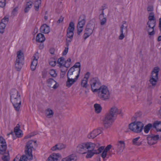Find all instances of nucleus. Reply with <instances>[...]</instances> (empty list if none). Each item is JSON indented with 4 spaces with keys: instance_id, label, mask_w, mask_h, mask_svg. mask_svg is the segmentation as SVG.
Segmentation results:
<instances>
[{
    "instance_id": "e2e57ef3",
    "label": "nucleus",
    "mask_w": 161,
    "mask_h": 161,
    "mask_svg": "<svg viewBox=\"0 0 161 161\" xmlns=\"http://www.w3.org/2000/svg\"><path fill=\"white\" fill-rule=\"evenodd\" d=\"M156 75L153 74V73L152 72V77L151 78H153L155 79H158V76H156Z\"/></svg>"
},
{
    "instance_id": "052dcab7",
    "label": "nucleus",
    "mask_w": 161,
    "mask_h": 161,
    "mask_svg": "<svg viewBox=\"0 0 161 161\" xmlns=\"http://www.w3.org/2000/svg\"><path fill=\"white\" fill-rule=\"evenodd\" d=\"M50 53L51 54H54L55 49L53 48H51L49 50Z\"/></svg>"
},
{
    "instance_id": "37998d69",
    "label": "nucleus",
    "mask_w": 161,
    "mask_h": 161,
    "mask_svg": "<svg viewBox=\"0 0 161 161\" xmlns=\"http://www.w3.org/2000/svg\"><path fill=\"white\" fill-rule=\"evenodd\" d=\"M27 156L25 155H23L22 157H21L19 160V161H27V159H29L30 157H28V155H26Z\"/></svg>"
},
{
    "instance_id": "bb28decb",
    "label": "nucleus",
    "mask_w": 161,
    "mask_h": 161,
    "mask_svg": "<svg viewBox=\"0 0 161 161\" xmlns=\"http://www.w3.org/2000/svg\"><path fill=\"white\" fill-rule=\"evenodd\" d=\"M76 74L77 75V71L72 67L68 71L67 74V76H70V77H74V76H72V75H75Z\"/></svg>"
},
{
    "instance_id": "774afa93",
    "label": "nucleus",
    "mask_w": 161,
    "mask_h": 161,
    "mask_svg": "<svg viewBox=\"0 0 161 161\" xmlns=\"http://www.w3.org/2000/svg\"><path fill=\"white\" fill-rule=\"evenodd\" d=\"M159 27L160 31H161V17L159 19Z\"/></svg>"
},
{
    "instance_id": "c03bdc74",
    "label": "nucleus",
    "mask_w": 161,
    "mask_h": 161,
    "mask_svg": "<svg viewBox=\"0 0 161 161\" xmlns=\"http://www.w3.org/2000/svg\"><path fill=\"white\" fill-rule=\"evenodd\" d=\"M148 20H156L154 17V14L153 12L150 13L149 16L148 17Z\"/></svg>"
},
{
    "instance_id": "49530a36",
    "label": "nucleus",
    "mask_w": 161,
    "mask_h": 161,
    "mask_svg": "<svg viewBox=\"0 0 161 161\" xmlns=\"http://www.w3.org/2000/svg\"><path fill=\"white\" fill-rule=\"evenodd\" d=\"M88 80H83L81 81V86L84 88H86Z\"/></svg>"
},
{
    "instance_id": "6e6d98bb",
    "label": "nucleus",
    "mask_w": 161,
    "mask_h": 161,
    "mask_svg": "<svg viewBox=\"0 0 161 161\" xmlns=\"http://www.w3.org/2000/svg\"><path fill=\"white\" fill-rule=\"evenodd\" d=\"M69 48L68 47H65V49L64 51L62 53V55L63 56L67 54Z\"/></svg>"
},
{
    "instance_id": "e433bc0d",
    "label": "nucleus",
    "mask_w": 161,
    "mask_h": 161,
    "mask_svg": "<svg viewBox=\"0 0 161 161\" xmlns=\"http://www.w3.org/2000/svg\"><path fill=\"white\" fill-rule=\"evenodd\" d=\"M140 137H138L134 138L132 141L133 144L136 146H139L142 144L141 142H137L138 140L140 139Z\"/></svg>"
},
{
    "instance_id": "39448f33",
    "label": "nucleus",
    "mask_w": 161,
    "mask_h": 161,
    "mask_svg": "<svg viewBox=\"0 0 161 161\" xmlns=\"http://www.w3.org/2000/svg\"><path fill=\"white\" fill-rule=\"evenodd\" d=\"M35 147L37 146L36 144V141H34L31 140L28 141L26 143L25 147V154L26 155H28L29 158V160H31L33 159V155L32 154V149H34L33 146Z\"/></svg>"
},
{
    "instance_id": "72a5a7b5",
    "label": "nucleus",
    "mask_w": 161,
    "mask_h": 161,
    "mask_svg": "<svg viewBox=\"0 0 161 161\" xmlns=\"http://www.w3.org/2000/svg\"><path fill=\"white\" fill-rule=\"evenodd\" d=\"M147 143L150 145H152L155 144L156 142L152 139V137L150 136V135L147 136Z\"/></svg>"
},
{
    "instance_id": "c756f323",
    "label": "nucleus",
    "mask_w": 161,
    "mask_h": 161,
    "mask_svg": "<svg viewBox=\"0 0 161 161\" xmlns=\"http://www.w3.org/2000/svg\"><path fill=\"white\" fill-rule=\"evenodd\" d=\"M33 2L30 0L29 1L27 2L26 7L24 10L25 13H27L31 8Z\"/></svg>"
},
{
    "instance_id": "f03ea898",
    "label": "nucleus",
    "mask_w": 161,
    "mask_h": 161,
    "mask_svg": "<svg viewBox=\"0 0 161 161\" xmlns=\"http://www.w3.org/2000/svg\"><path fill=\"white\" fill-rule=\"evenodd\" d=\"M10 99L16 111L19 110L21 104L20 95L15 89H12L10 92Z\"/></svg>"
},
{
    "instance_id": "f257e3e1",
    "label": "nucleus",
    "mask_w": 161,
    "mask_h": 161,
    "mask_svg": "<svg viewBox=\"0 0 161 161\" xmlns=\"http://www.w3.org/2000/svg\"><path fill=\"white\" fill-rule=\"evenodd\" d=\"M118 114V109L116 107L113 106L110 108L108 112L106 114L105 118L103 120L105 128L107 129L110 127Z\"/></svg>"
},
{
    "instance_id": "c85d7f7f",
    "label": "nucleus",
    "mask_w": 161,
    "mask_h": 161,
    "mask_svg": "<svg viewBox=\"0 0 161 161\" xmlns=\"http://www.w3.org/2000/svg\"><path fill=\"white\" fill-rule=\"evenodd\" d=\"M45 114L47 117L50 118L53 116V112L50 108H47L45 110Z\"/></svg>"
},
{
    "instance_id": "de8ad7c7",
    "label": "nucleus",
    "mask_w": 161,
    "mask_h": 161,
    "mask_svg": "<svg viewBox=\"0 0 161 161\" xmlns=\"http://www.w3.org/2000/svg\"><path fill=\"white\" fill-rule=\"evenodd\" d=\"M6 0H0V7L3 8L6 4Z\"/></svg>"
},
{
    "instance_id": "4be33fe9",
    "label": "nucleus",
    "mask_w": 161,
    "mask_h": 161,
    "mask_svg": "<svg viewBox=\"0 0 161 161\" xmlns=\"http://www.w3.org/2000/svg\"><path fill=\"white\" fill-rule=\"evenodd\" d=\"M103 147H104V148L102 151L103 152L101 154V156L103 159L104 160L105 158L107 156V153L110 150L112 146L111 145L109 144L105 148L104 146Z\"/></svg>"
},
{
    "instance_id": "f8f14e48",
    "label": "nucleus",
    "mask_w": 161,
    "mask_h": 161,
    "mask_svg": "<svg viewBox=\"0 0 161 161\" xmlns=\"http://www.w3.org/2000/svg\"><path fill=\"white\" fill-rule=\"evenodd\" d=\"M122 25L120 27V34L119 36V40H122L125 37V35L127 33L128 25L126 24V22L124 21L122 22Z\"/></svg>"
},
{
    "instance_id": "bf43d9fd",
    "label": "nucleus",
    "mask_w": 161,
    "mask_h": 161,
    "mask_svg": "<svg viewBox=\"0 0 161 161\" xmlns=\"http://www.w3.org/2000/svg\"><path fill=\"white\" fill-rule=\"evenodd\" d=\"M148 11H153V6H149L147 8Z\"/></svg>"
},
{
    "instance_id": "603ef678",
    "label": "nucleus",
    "mask_w": 161,
    "mask_h": 161,
    "mask_svg": "<svg viewBox=\"0 0 161 161\" xmlns=\"http://www.w3.org/2000/svg\"><path fill=\"white\" fill-rule=\"evenodd\" d=\"M39 53L38 52H36L35 53L33 56V59H36L37 61L38 59L39 58Z\"/></svg>"
},
{
    "instance_id": "6ab92c4d",
    "label": "nucleus",
    "mask_w": 161,
    "mask_h": 161,
    "mask_svg": "<svg viewBox=\"0 0 161 161\" xmlns=\"http://www.w3.org/2000/svg\"><path fill=\"white\" fill-rule=\"evenodd\" d=\"M47 82L48 87H52L54 89H56L58 85L56 81L52 78H50L48 79Z\"/></svg>"
},
{
    "instance_id": "c9c22d12",
    "label": "nucleus",
    "mask_w": 161,
    "mask_h": 161,
    "mask_svg": "<svg viewBox=\"0 0 161 161\" xmlns=\"http://www.w3.org/2000/svg\"><path fill=\"white\" fill-rule=\"evenodd\" d=\"M149 81L150 84L152 85V86L149 85L150 87L152 86L153 87H154L156 85V83L157 82V79H155L153 78H150L149 80Z\"/></svg>"
},
{
    "instance_id": "5701e85b",
    "label": "nucleus",
    "mask_w": 161,
    "mask_h": 161,
    "mask_svg": "<svg viewBox=\"0 0 161 161\" xmlns=\"http://www.w3.org/2000/svg\"><path fill=\"white\" fill-rule=\"evenodd\" d=\"M66 146L62 143H59L56 144L55 145L52 147L51 150L54 151L57 150H61L65 148Z\"/></svg>"
},
{
    "instance_id": "393cba45",
    "label": "nucleus",
    "mask_w": 161,
    "mask_h": 161,
    "mask_svg": "<svg viewBox=\"0 0 161 161\" xmlns=\"http://www.w3.org/2000/svg\"><path fill=\"white\" fill-rule=\"evenodd\" d=\"M22 131L20 129V126L19 124H17L14 128V133L16 136L18 137L22 136L23 135L21 133Z\"/></svg>"
},
{
    "instance_id": "0eeeda50",
    "label": "nucleus",
    "mask_w": 161,
    "mask_h": 161,
    "mask_svg": "<svg viewBox=\"0 0 161 161\" xmlns=\"http://www.w3.org/2000/svg\"><path fill=\"white\" fill-rule=\"evenodd\" d=\"M144 124L140 121L134 122L129 125V129L137 133H141L143 129Z\"/></svg>"
},
{
    "instance_id": "864d4df0",
    "label": "nucleus",
    "mask_w": 161,
    "mask_h": 161,
    "mask_svg": "<svg viewBox=\"0 0 161 161\" xmlns=\"http://www.w3.org/2000/svg\"><path fill=\"white\" fill-rule=\"evenodd\" d=\"M83 27H79V26H77V34L78 35H80V33L82 32L83 29Z\"/></svg>"
},
{
    "instance_id": "ddd939ff",
    "label": "nucleus",
    "mask_w": 161,
    "mask_h": 161,
    "mask_svg": "<svg viewBox=\"0 0 161 161\" xmlns=\"http://www.w3.org/2000/svg\"><path fill=\"white\" fill-rule=\"evenodd\" d=\"M161 125V121H155L153 125L151 123H149L146 125L144 128V130L145 133H148L150 129L152 128H154L156 129H158L157 128V127L159 125Z\"/></svg>"
},
{
    "instance_id": "69168bd1",
    "label": "nucleus",
    "mask_w": 161,
    "mask_h": 161,
    "mask_svg": "<svg viewBox=\"0 0 161 161\" xmlns=\"http://www.w3.org/2000/svg\"><path fill=\"white\" fill-rule=\"evenodd\" d=\"M34 8L35 10L38 11L39 10V8L40 7V5H34Z\"/></svg>"
},
{
    "instance_id": "473e14b6",
    "label": "nucleus",
    "mask_w": 161,
    "mask_h": 161,
    "mask_svg": "<svg viewBox=\"0 0 161 161\" xmlns=\"http://www.w3.org/2000/svg\"><path fill=\"white\" fill-rule=\"evenodd\" d=\"M6 26V23L1 21L0 23V33L3 34L5 31V29Z\"/></svg>"
},
{
    "instance_id": "680f3d73",
    "label": "nucleus",
    "mask_w": 161,
    "mask_h": 161,
    "mask_svg": "<svg viewBox=\"0 0 161 161\" xmlns=\"http://www.w3.org/2000/svg\"><path fill=\"white\" fill-rule=\"evenodd\" d=\"M64 18L62 17V16H61L59 19L57 21V23H60L61 22H62L63 20H64Z\"/></svg>"
},
{
    "instance_id": "a878e982",
    "label": "nucleus",
    "mask_w": 161,
    "mask_h": 161,
    "mask_svg": "<svg viewBox=\"0 0 161 161\" xmlns=\"http://www.w3.org/2000/svg\"><path fill=\"white\" fill-rule=\"evenodd\" d=\"M45 40L44 35L42 33L38 34L36 37V41L39 42H43Z\"/></svg>"
},
{
    "instance_id": "412c9836",
    "label": "nucleus",
    "mask_w": 161,
    "mask_h": 161,
    "mask_svg": "<svg viewBox=\"0 0 161 161\" xmlns=\"http://www.w3.org/2000/svg\"><path fill=\"white\" fill-rule=\"evenodd\" d=\"M86 18V16L84 14L81 15L79 19L77 26L80 27H83L85 23Z\"/></svg>"
},
{
    "instance_id": "7c9ffc66",
    "label": "nucleus",
    "mask_w": 161,
    "mask_h": 161,
    "mask_svg": "<svg viewBox=\"0 0 161 161\" xmlns=\"http://www.w3.org/2000/svg\"><path fill=\"white\" fill-rule=\"evenodd\" d=\"M95 112L97 114L100 113L102 110V108L100 104L96 103L94 105Z\"/></svg>"
},
{
    "instance_id": "f3484780",
    "label": "nucleus",
    "mask_w": 161,
    "mask_h": 161,
    "mask_svg": "<svg viewBox=\"0 0 161 161\" xmlns=\"http://www.w3.org/2000/svg\"><path fill=\"white\" fill-rule=\"evenodd\" d=\"M80 75V71H79L78 74L75 76V79L70 78L69 76H67V80L66 82V86L69 87H70L77 80Z\"/></svg>"
},
{
    "instance_id": "4468645a",
    "label": "nucleus",
    "mask_w": 161,
    "mask_h": 161,
    "mask_svg": "<svg viewBox=\"0 0 161 161\" xmlns=\"http://www.w3.org/2000/svg\"><path fill=\"white\" fill-rule=\"evenodd\" d=\"M125 145L124 141H119L113 148V149L116 150L118 152H122L125 148Z\"/></svg>"
},
{
    "instance_id": "2eb2a0df",
    "label": "nucleus",
    "mask_w": 161,
    "mask_h": 161,
    "mask_svg": "<svg viewBox=\"0 0 161 161\" xmlns=\"http://www.w3.org/2000/svg\"><path fill=\"white\" fill-rule=\"evenodd\" d=\"M75 30V25L72 21L70 22L67 29V36L68 38H73Z\"/></svg>"
},
{
    "instance_id": "ea45409f",
    "label": "nucleus",
    "mask_w": 161,
    "mask_h": 161,
    "mask_svg": "<svg viewBox=\"0 0 161 161\" xmlns=\"http://www.w3.org/2000/svg\"><path fill=\"white\" fill-rule=\"evenodd\" d=\"M71 59L69 58L67 61H65V63L63 64V67L66 68H68L71 64Z\"/></svg>"
},
{
    "instance_id": "aec40b11",
    "label": "nucleus",
    "mask_w": 161,
    "mask_h": 161,
    "mask_svg": "<svg viewBox=\"0 0 161 161\" xmlns=\"http://www.w3.org/2000/svg\"><path fill=\"white\" fill-rule=\"evenodd\" d=\"M50 28L46 24H43L40 27V32L45 34H48L50 32Z\"/></svg>"
},
{
    "instance_id": "6e6552de",
    "label": "nucleus",
    "mask_w": 161,
    "mask_h": 161,
    "mask_svg": "<svg viewBox=\"0 0 161 161\" xmlns=\"http://www.w3.org/2000/svg\"><path fill=\"white\" fill-rule=\"evenodd\" d=\"M17 57L15 62V68L19 71L21 69L24 63V55L21 50L17 52Z\"/></svg>"
},
{
    "instance_id": "7ed1b4c3",
    "label": "nucleus",
    "mask_w": 161,
    "mask_h": 161,
    "mask_svg": "<svg viewBox=\"0 0 161 161\" xmlns=\"http://www.w3.org/2000/svg\"><path fill=\"white\" fill-rule=\"evenodd\" d=\"M92 148H88L86 150L87 154L86 156V158H92L94 154H98L102 152L104 148V147L101 146L99 147L100 144L99 143L96 144L92 143Z\"/></svg>"
},
{
    "instance_id": "f704fd0d",
    "label": "nucleus",
    "mask_w": 161,
    "mask_h": 161,
    "mask_svg": "<svg viewBox=\"0 0 161 161\" xmlns=\"http://www.w3.org/2000/svg\"><path fill=\"white\" fill-rule=\"evenodd\" d=\"M7 154L6 155H3L2 157V159L3 161H9L10 157L9 151H7V153H5Z\"/></svg>"
},
{
    "instance_id": "cd10ccee",
    "label": "nucleus",
    "mask_w": 161,
    "mask_h": 161,
    "mask_svg": "<svg viewBox=\"0 0 161 161\" xmlns=\"http://www.w3.org/2000/svg\"><path fill=\"white\" fill-rule=\"evenodd\" d=\"M77 157L75 154H71L66 158L62 159V161H76Z\"/></svg>"
},
{
    "instance_id": "4c0bfd02",
    "label": "nucleus",
    "mask_w": 161,
    "mask_h": 161,
    "mask_svg": "<svg viewBox=\"0 0 161 161\" xmlns=\"http://www.w3.org/2000/svg\"><path fill=\"white\" fill-rule=\"evenodd\" d=\"M64 62H65V58L63 57H61L58 59L57 63L59 64L60 67L62 66H63V63Z\"/></svg>"
},
{
    "instance_id": "0e129e2a",
    "label": "nucleus",
    "mask_w": 161,
    "mask_h": 161,
    "mask_svg": "<svg viewBox=\"0 0 161 161\" xmlns=\"http://www.w3.org/2000/svg\"><path fill=\"white\" fill-rule=\"evenodd\" d=\"M142 114L141 112H138L135 113V115L137 118L140 117Z\"/></svg>"
},
{
    "instance_id": "5fc2aeb1",
    "label": "nucleus",
    "mask_w": 161,
    "mask_h": 161,
    "mask_svg": "<svg viewBox=\"0 0 161 161\" xmlns=\"http://www.w3.org/2000/svg\"><path fill=\"white\" fill-rule=\"evenodd\" d=\"M56 61L55 60H53V61H50L49 62V64L50 65L54 66L56 65Z\"/></svg>"
},
{
    "instance_id": "dca6fc26",
    "label": "nucleus",
    "mask_w": 161,
    "mask_h": 161,
    "mask_svg": "<svg viewBox=\"0 0 161 161\" xmlns=\"http://www.w3.org/2000/svg\"><path fill=\"white\" fill-rule=\"evenodd\" d=\"M103 8L100 9L99 11H101V13L100 14L99 16V19L100 21V23L101 25H103L106 23L107 21L106 16H104V10L105 8H103L104 7L102 6Z\"/></svg>"
},
{
    "instance_id": "79ce46f5",
    "label": "nucleus",
    "mask_w": 161,
    "mask_h": 161,
    "mask_svg": "<svg viewBox=\"0 0 161 161\" xmlns=\"http://www.w3.org/2000/svg\"><path fill=\"white\" fill-rule=\"evenodd\" d=\"M49 73L51 76L53 77H56L57 76L55 70L53 69H51L49 71Z\"/></svg>"
},
{
    "instance_id": "9b49d317",
    "label": "nucleus",
    "mask_w": 161,
    "mask_h": 161,
    "mask_svg": "<svg viewBox=\"0 0 161 161\" xmlns=\"http://www.w3.org/2000/svg\"><path fill=\"white\" fill-rule=\"evenodd\" d=\"M89 83L92 91L95 89H98L101 85V83L98 78L97 77L93 78L90 80Z\"/></svg>"
},
{
    "instance_id": "8fccbe9b",
    "label": "nucleus",
    "mask_w": 161,
    "mask_h": 161,
    "mask_svg": "<svg viewBox=\"0 0 161 161\" xmlns=\"http://www.w3.org/2000/svg\"><path fill=\"white\" fill-rule=\"evenodd\" d=\"M9 20V18L7 16H5L4 18L1 20V21L3 22L4 23H6V22L8 23Z\"/></svg>"
},
{
    "instance_id": "338daca9",
    "label": "nucleus",
    "mask_w": 161,
    "mask_h": 161,
    "mask_svg": "<svg viewBox=\"0 0 161 161\" xmlns=\"http://www.w3.org/2000/svg\"><path fill=\"white\" fill-rule=\"evenodd\" d=\"M6 149L7 148H5V149L4 150V149L3 148H1V150H3V152H2V153H1V152H0V154H4L5 153H6L5 152L6 151Z\"/></svg>"
},
{
    "instance_id": "9d476101",
    "label": "nucleus",
    "mask_w": 161,
    "mask_h": 161,
    "mask_svg": "<svg viewBox=\"0 0 161 161\" xmlns=\"http://www.w3.org/2000/svg\"><path fill=\"white\" fill-rule=\"evenodd\" d=\"M148 27L146 26V31L148 32L149 35H153L155 33L154 31V28L156 25V20H148L147 23Z\"/></svg>"
},
{
    "instance_id": "b1692460",
    "label": "nucleus",
    "mask_w": 161,
    "mask_h": 161,
    "mask_svg": "<svg viewBox=\"0 0 161 161\" xmlns=\"http://www.w3.org/2000/svg\"><path fill=\"white\" fill-rule=\"evenodd\" d=\"M100 133L98 130H94L87 135V137L89 139H93Z\"/></svg>"
},
{
    "instance_id": "3c124183",
    "label": "nucleus",
    "mask_w": 161,
    "mask_h": 161,
    "mask_svg": "<svg viewBox=\"0 0 161 161\" xmlns=\"http://www.w3.org/2000/svg\"><path fill=\"white\" fill-rule=\"evenodd\" d=\"M67 70V69H66L65 70L63 71L62 69L61 70V73H60V76L61 78H63Z\"/></svg>"
},
{
    "instance_id": "13d9d810",
    "label": "nucleus",
    "mask_w": 161,
    "mask_h": 161,
    "mask_svg": "<svg viewBox=\"0 0 161 161\" xmlns=\"http://www.w3.org/2000/svg\"><path fill=\"white\" fill-rule=\"evenodd\" d=\"M42 78H45L46 77L47 72L46 71H43L42 72Z\"/></svg>"
},
{
    "instance_id": "423d86ee",
    "label": "nucleus",
    "mask_w": 161,
    "mask_h": 161,
    "mask_svg": "<svg viewBox=\"0 0 161 161\" xmlns=\"http://www.w3.org/2000/svg\"><path fill=\"white\" fill-rule=\"evenodd\" d=\"M95 27V21L92 20H90L86 26V28L85 30V32L83 35V39L84 40L86 39L92 34L94 31Z\"/></svg>"
},
{
    "instance_id": "a19ab883",
    "label": "nucleus",
    "mask_w": 161,
    "mask_h": 161,
    "mask_svg": "<svg viewBox=\"0 0 161 161\" xmlns=\"http://www.w3.org/2000/svg\"><path fill=\"white\" fill-rule=\"evenodd\" d=\"M159 70V68L158 67H156L154 68L152 72L153 74L156 75V76H158V72Z\"/></svg>"
},
{
    "instance_id": "58836bf2",
    "label": "nucleus",
    "mask_w": 161,
    "mask_h": 161,
    "mask_svg": "<svg viewBox=\"0 0 161 161\" xmlns=\"http://www.w3.org/2000/svg\"><path fill=\"white\" fill-rule=\"evenodd\" d=\"M80 62H77L73 66L74 68H78V69H76V70L77 71V74H78L79 71H80Z\"/></svg>"
},
{
    "instance_id": "a18cd8bd",
    "label": "nucleus",
    "mask_w": 161,
    "mask_h": 161,
    "mask_svg": "<svg viewBox=\"0 0 161 161\" xmlns=\"http://www.w3.org/2000/svg\"><path fill=\"white\" fill-rule=\"evenodd\" d=\"M150 136H151L152 139H153L154 142L158 140L159 138V136L158 135H154L153 134H151Z\"/></svg>"
},
{
    "instance_id": "1a4fd4ad",
    "label": "nucleus",
    "mask_w": 161,
    "mask_h": 161,
    "mask_svg": "<svg viewBox=\"0 0 161 161\" xmlns=\"http://www.w3.org/2000/svg\"><path fill=\"white\" fill-rule=\"evenodd\" d=\"M92 145L91 142H86L82 143L78 145L77 147L76 151L77 152L80 153L82 154L86 153V150L88 148H92Z\"/></svg>"
},
{
    "instance_id": "09e8293b",
    "label": "nucleus",
    "mask_w": 161,
    "mask_h": 161,
    "mask_svg": "<svg viewBox=\"0 0 161 161\" xmlns=\"http://www.w3.org/2000/svg\"><path fill=\"white\" fill-rule=\"evenodd\" d=\"M1 148H3L4 150L5 149V148H7V144H2L0 145V152L1 153H2L3 152V150H2L1 149Z\"/></svg>"
},
{
    "instance_id": "20e7f679",
    "label": "nucleus",
    "mask_w": 161,
    "mask_h": 161,
    "mask_svg": "<svg viewBox=\"0 0 161 161\" xmlns=\"http://www.w3.org/2000/svg\"><path fill=\"white\" fill-rule=\"evenodd\" d=\"M94 92H98L99 98L102 100L106 101L108 100L110 97V93L107 86L102 85L98 89H95Z\"/></svg>"
},
{
    "instance_id": "a211bd4d",
    "label": "nucleus",
    "mask_w": 161,
    "mask_h": 161,
    "mask_svg": "<svg viewBox=\"0 0 161 161\" xmlns=\"http://www.w3.org/2000/svg\"><path fill=\"white\" fill-rule=\"evenodd\" d=\"M61 158L60 154L53 153L48 157L47 161H59Z\"/></svg>"
},
{
    "instance_id": "2f4dec72",
    "label": "nucleus",
    "mask_w": 161,
    "mask_h": 161,
    "mask_svg": "<svg viewBox=\"0 0 161 161\" xmlns=\"http://www.w3.org/2000/svg\"><path fill=\"white\" fill-rule=\"evenodd\" d=\"M37 64V61L36 59H33L31 66V69L32 71H34L36 69Z\"/></svg>"
},
{
    "instance_id": "4d7b16f0",
    "label": "nucleus",
    "mask_w": 161,
    "mask_h": 161,
    "mask_svg": "<svg viewBox=\"0 0 161 161\" xmlns=\"http://www.w3.org/2000/svg\"><path fill=\"white\" fill-rule=\"evenodd\" d=\"M90 75V73L89 72H87L85 75L84 79H86V80H88Z\"/></svg>"
}]
</instances>
